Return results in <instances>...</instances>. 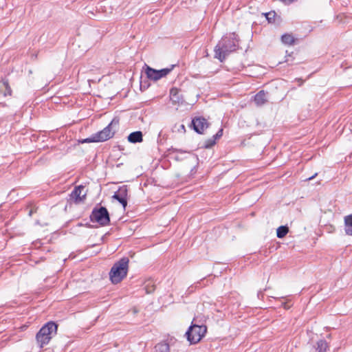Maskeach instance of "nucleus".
<instances>
[{
    "mask_svg": "<svg viewBox=\"0 0 352 352\" xmlns=\"http://www.w3.org/2000/svg\"><path fill=\"white\" fill-rule=\"evenodd\" d=\"M177 98H178V102H179V97L177 96V94L175 97V99L177 100Z\"/></svg>",
    "mask_w": 352,
    "mask_h": 352,
    "instance_id": "c756f323",
    "label": "nucleus"
},
{
    "mask_svg": "<svg viewBox=\"0 0 352 352\" xmlns=\"http://www.w3.org/2000/svg\"><path fill=\"white\" fill-rule=\"evenodd\" d=\"M267 93L261 90L254 96V102L257 106H262L267 101Z\"/></svg>",
    "mask_w": 352,
    "mask_h": 352,
    "instance_id": "ddd939ff",
    "label": "nucleus"
},
{
    "mask_svg": "<svg viewBox=\"0 0 352 352\" xmlns=\"http://www.w3.org/2000/svg\"><path fill=\"white\" fill-rule=\"evenodd\" d=\"M127 195L128 187L126 185L119 187L118 190L115 192L112 198L117 200L121 204L122 207L125 209L127 206Z\"/></svg>",
    "mask_w": 352,
    "mask_h": 352,
    "instance_id": "6e6552de",
    "label": "nucleus"
},
{
    "mask_svg": "<svg viewBox=\"0 0 352 352\" xmlns=\"http://www.w3.org/2000/svg\"><path fill=\"white\" fill-rule=\"evenodd\" d=\"M174 65H173L170 68H164L162 69H155L151 67L146 65L145 73L146 77L154 81L158 80L160 78L166 76L173 69Z\"/></svg>",
    "mask_w": 352,
    "mask_h": 352,
    "instance_id": "0eeeda50",
    "label": "nucleus"
},
{
    "mask_svg": "<svg viewBox=\"0 0 352 352\" xmlns=\"http://www.w3.org/2000/svg\"><path fill=\"white\" fill-rule=\"evenodd\" d=\"M119 126V118H114L111 122L102 131L92 134L90 137L83 139L81 143L102 142L113 137Z\"/></svg>",
    "mask_w": 352,
    "mask_h": 352,
    "instance_id": "f03ea898",
    "label": "nucleus"
},
{
    "mask_svg": "<svg viewBox=\"0 0 352 352\" xmlns=\"http://www.w3.org/2000/svg\"><path fill=\"white\" fill-rule=\"evenodd\" d=\"M223 129H220L217 133L213 135V138L218 140L223 135Z\"/></svg>",
    "mask_w": 352,
    "mask_h": 352,
    "instance_id": "b1692460",
    "label": "nucleus"
},
{
    "mask_svg": "<svg viewBox=\"0 0 352 352\" xmlns=\"http://www.w3.org/2000/svg\"><path fill=\"white\" fill-rule=\"evenodd\" d=\"M155 348L156 352H170L169 344L166 342L158 343Z\"/></svg>",
    "mask_w": 352,
    "mask_h": 352,
    "instance_id": "a211bd4d",
    "label": "nucleus"
},
{
    "mask_svg": "<svg viewBox=\"0 0 352 352\" xmlns=\"http://www.w3.org/2000/svg\"><path fill=\"white\" fill-rule=\"evenodd\" d=\"M318 175V173H315L314 175H312L311 177H309V178L307 179V180H311L313 179L316 175Z\"/></svg>",
    "mask_w": 352,
    "mask_h": 352,
    "instance_id": "cd10ccee",
    "label": "nucleus"
},
{
    "mask_svg": "<svg viewBox=\"0 0 352 352\" xmlns=\"http://www.w3.org/2000/svg\"><path fill=\"white\" fill-rule=\"evenodd\" d=\"M328 348V344L324 340H320L316 342V352H326Z\"/></svg>",
    "mask_w": 352,
    "mask_h": 352,
    "instance_id": "dca6fc26",
    "label": "nucleus"
},
{
    "mask_svg": "<svg viewBox=\"0 0 352 352\" xmlns=\"http://www.w3.org/2000/svg\"><path fill=\"white\" fill-rule=\"evenodd\" d=\"M89 219L91 222H96L101 226H108L110 223L109 213L104 206L95 207L89 216Z\"/></svg>",
    "mask_w": 352,
    "mask_h": 352,
    "instance_id": "423d86ee",
    "label": "nucleus"
},
{
    "mask_svg": "<svg viewBox=\"0 0 352 352\" xmlns=\"http://www.w3.org/2000/svg\"><path fill=\"white\" fill-rule=\"evenodd\" d=\"M296 80H297L298 82H299V85H302V83H303V80H302L301 78H296Z\"/></svg>",
    "mask_w": 352,
    "mask_h": 352,
    "instance_id": "bb28decb",
    "label": "nucleus"
},
{
    "mask_svg": "<svg viewBox=\"0 0 352 352\" xmlns=\"http://www.w3.org/2000/svg\"><path fill=\"white\" fill-rule=\"evenodd\" d=\"M129 259L123 257L116 262L109 272V278L112 283H120L127 275Z\"/></svg>",
    "mask_w": 352,
    "mask_h": 352,
    "instance_id": "7ed1b4c3",
    "label": "nucleus"
},
{
    "mask_svg": "<svg viewBox=\"0 0 352 352\" xmlns=\"http://www.w3.org/2000/svg\"><path fill=\"white\" fill-rule=\"evenodd\" d=\"M295 0H282V1H283L285 3H287V4L292 3Z\"/></svg>",
    "mask_w": 352,
    "mask_h": 352,
    "instance_id": "a878e982",
    "label": "nucleus"
},
{
    "mask_svg": "<svg viewBox=\"0 0 352 352\" xmlns=\"http://www.w3.org/2000/svg\"><path fill=\"white\" fill-rule=\"evenodd\" d=\"M239 36L235 33L223 36L214 47V58L223 62L230 53L239 49Z\"/></svg>",
    "mask_w": 352,
    "mask_h": 352,
    "instance_id": "f257e3e1",
    "label": "nucleus"
},
{
    "mask_svg": "<svg viewBox=\"0 0 352 352\" xmlns=\"http://www.w3.org/2000/svg\"><path fill=\"white\" fill-rule=\"evenodd\" d=\"M295 38L292 34H284L281 36V41L283 44L287 45H292L295 43Z\"/></svg>",
    "mask_w": 352,
    "mask_h": 352,
    "instance_id": "2eb2a0df",
    "label": "nucleus"
},
{
    "mask_svg": "<svg viewBox=\"0 0 352 352\" xmlns=\"http://www.w3.org/2000/svg\"><path fill=\"white\" fill-rule=\"evenodd\" d=\"M208 122L203 117H195L191 122V126L199 134H202L204 129L208 128Z\"/></svg>",
    "mask_w": 352,
    "mask_h": 352,
    "instance_id": "1a4fd4ad",
    "label": "nucleus"
},
{
    "mask_svg": "<svg viewBox=\"0 0 352 352\" xmlns=\"http://www.w3.org/2000/svg\"><path fill=\"white\" fill-rule=\"evenodd\" d=\"M127 139L131 143H140L143 141V134L140 131H134L128 135Z\"/></svg>",
    "mask_w": 352,
    "mask_h": 352,
    "instance_id": "f8f14e48",
    "label": "nucleus"
},
{
    "mask_svg": "<svg viewBox=\"0 0 352 352\" xmlns=\"http://www.w3.org/2000/svg\"><path fill=\"white\" fill-rule=\"evenodd\" d=\"M344 16V15L342 14H339L336 16V20H338L340 23L342 22V17Z\"/></svg>",
    "mask_w": 352,
    "mask_h": 352,
    "instance_id": "393cba45",
    "label": "nucleus"
},
{
    "mask_svg": "<svg viewBox=\"0 0 352 352\" xmlns=\"http://www.w3.org/2000/svg\"><path fill=\"white\" fill-rule=\"evenodd\" d=\"M12 89L8 80L0 81V104L5 106L3 99L8 96H11Z\"/></svg>",
    "mask_w": 352,
    "mask_h": 352,
    "instance_id": "9b49d317",
    "label": "nucleus"
},
{
    "mask_svg": "<svg viewBox=\"0 0 352 352\" xmlns=\"http://www.w3.org/2000/svg\"><path fill=\"white\" fill-rule=\"evenodd\" d=\"M58 325L53 321L47 322L36 335V340L41 349L47 345L53 336L56 334Z\"/></svg>",
    "mask_w": 352,
    "mask_h": 352,
    "instance_id": "20e7f679",
    "label": "nucleus"
},
{
    "mask_svg": "<svg viewBox=\"0 0 352 352\" xmlns=\"http://www.w3.org/2000/svg\"><path fill=\"white\" fill-rule=\"evenodd\" d=\"M170 94L171 99L173 100V101L175 102H178V98H177V100L175 99V96L178 94L177 89H174V88L171 89Z\"/></svg>",
    "mask_w": 352,
    "mask_h": 352,
    "instance_id": "412c9836",
    "label": "nucleus"
},
{
    "mask_svg": "<svg viewBox=\"0 0 352 352\" xmlns=\"http://www.w3.org/2000/svg\"><path fill=\"white\" fill-rule=\"evenodd\" d=\"M266 19L269 23H275V19L276 16V13L274 11H270L265 14Z\"/></svg>",
    "mask_w": 352,
    "mask_h": 352,
    "instance_id": "6ab92c4d",
    "label": "nucleus"
},
{
    "mask_svg": "<svg viewBox=\"0 0 352 352\" xmlns=\"http://www.w3.org/2000/svg\"><path fill=\"white\" fill-rule=\"evenodd\" d=\"M84 190L85 186L82 185L75 187L70 194V199L73 200L75 204H79L83 201L87 195V192H84Z\"/></svg>",
    "mask_w": 352,
    "mask_h": 352,
    "instance_id": "9d476101",
    "label": "nucleus"
},
{
    "mask_svg": "<svg viewBox=\"0 0 352 352\" xmlns=\"http://www.w3.org/2000/svg\"><path fill=\"white\" fill-rule=\"evenodd\" d=\"M207 331V327L206 325L196 324L191 323V325L188 327L186 332V336L187 340L191 344H196L199 342L201 338L205 336Z\"/></svg>",
    "mask_w": 352,
    "mask_h": 352,
    "instance_id": "39448f33",
    "label": "nucleus"
},
{
    "mask_svg": "<svg viewBox=\"0 0 352 352\" xmlns=\"http://www.w3.org/2000/svg\"><path fill=\"white\" fill-rule=\"evenodd\" d=\"M289 232V228L286 226H280L277 228L276 236L279 239H282L286 236Z\"/></svg>",
    "mask_w": 352,
    "mask_h": 352,
    "instance_id": "f3484780",
    "label": "nucleus"
},
{
    "mask_svg": "<svg viewBox=\"0 0 352 352\" xmlns=\"http://www.w3.org/2000/svg\"><path fill=\"white\" fill-rule=\"evenodd\" d=\"M216 141H217V140L213 138V137L208 139L205 142L204 147L206 148H210L212 147L216 144Z\"/></svg>",
    "mask_w": 352,
    "mask_h": 352,
    "instance_id": "aec40b11",
    "label": "nucleus"
},
{
    "mask_svg": "<svg viewBox=\"0 0 352 352\" xmlns=\"http://www.w3.org/2000/svg\"><path fill=\"white\" fill-rule=\"evenodd\" d=\"M174 159H175V160H177V161L180 160V159H179V157L178 156H175V157H174Z\"/></svg>",
    "mask_w": 352,
    "mask_h": 352,
    "instance_id": "c85d7f7f",
    "label": "nucleus"
},
{
    "mask_svg": "<svg viewBox=\"0 0 352 352\" xmlns=\"http://www.w3.org/2000/svg\"><path fill=\"white\" fill-rule=\"evenodd\" d=\"M145 289H146V292L147 294H151V293H152V292H154V290H155V287H154V285H151V286H150L148 284H147V285H146V287H145Z\"/></svg>",
    "mask_w": 352,
    "mask_h": 352,
    "instance_id": "5701e85b",
    "label": "nucleus"
},
{
    "mask_svg": "<svg viewBox=\"0 0 352 352\" xmlns=\"http://www.w3.org/2000/svg\"><path fill=\"white\" fill-rule=\"evenodd\" d=\"M168 152H169L170 154H173V153H186L185 151H183L182 149L175 148H173V147L170 148L168 149Z\"/></svg>",
    "mask_w": 352,
    "mask_h": 352,
    "instance_id": "4be33fe9",
    "label": "nucleus"
},
{
    "mask_svg": "<svg viewBox=\"0 0 352 352\" xmlns=\"http://www.w3.org/2000/svg\"><path fill=\"white\" fill-rule=\"evenodd\" d=\"M32 210H31L30 211V212H29V215H30V216H31V215H32Z\"/></svg>",
    "mask_w": 352,
    "mask_h": 352,
    "instance_id": "7c9ffc66",
    "label": "nucleus"
},
{
    "mask_svg": "<svg viewBox=\"0 0 352 352\" xmlns=\"http://www.w3.org/2000/svg\"><path fill=\"white\" fill-rule=\"evenodd\" d=\"M344 230L346 234L352 236V214L344 217Z\"/></svg>",
    "mask_w": 352,
    "mask_h": 352,
    "instance_id": "4468645a",
    "label": "nucleus"
}]
</instances>
